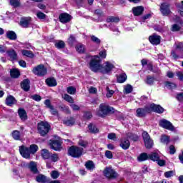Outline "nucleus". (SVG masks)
I'll return each mask as SVG.
<instances>
[{
  "mask_svg": "<svg viewBox=\"0 0 183 183\" xmlns=\"http://www.w3.org/2000/svg\"><path fill=\"white\" fill-rule=\"evenodd\" d=\"M176 76H177L179 81H183V71H177Z\"/></svg>",
  "mask_w": 183,
  "mask_h": 183,
  "instance_id": "e2e57ef3",
  "label": "nucleus"
},
{
  "mask_svg": "<svg viewBox=\"0 0 183 183\" xmlns=\"http://www.w3.org/2000/svg\"><path fill=\"white\" fill-rule=\"evenodd\" d=\"M119 21V17L110 16L107 19V22L118 23Z\"/></svg>",
  "mask_w": 183,
  "mask_h": 183,
  "instance_id": "09e8293b",
  "label": "nucleus"
},
{
  "mask_svg": "<svg viewBox=\"0 0 183 183\" xmlns=\"http://www.w3.org/2000/svg\"><path fill=\"white\" fill-rule=\"evenodd\" d=\"M90 39L92 42L96 44V45H101V39L95 36L94 35L90 36Z\"/></svg>",
  "mask_w": 183,
  "mask_h": 183,
  "instance_id": "a19ab883",
  "label": "nucleus"
},
{
  "mask_svg": "<svg viewBox=\"0 0 183 183\" xmlns=\"http://www.w3.org/2000/svg\"><path fill=\"white\" fill-rule=\"evenodd\" d=\"M19 152L23 158H25L26 159H29L31 158V152L29 151V148L25 146H20Z\"/></svg>",
  "mask_w": 183,
  "mask_h": 183,
  "instance_id": "9b49d317",
  "label": "nucleus"
},
{
  "mask_svg": "<svg viewBox=\"0 0 183 183\" xmlns=\"http://www.w3.org/2000/svg\"><path fill=\"white\" fill-rule=\"evenodd\" d=\"M36 181L40 183H45L47 181L46 177L42 174H39L36 177Z\"/></svg>",
  "mask_w": 183,
  "mask_h": 183,
  "instance_id": "4c0bfd02",
  "label": "nucleus"
},
{
  "mask_svg": "<svg viewBox=\"0 0 183 183\" xmlns=\"http://www.w3.org/2000/svg\"><path fill=\"white\" fill-rule=\"evenodd\" d=\"M36 16L39 19H45L46 18V15L41 11H38Z\"/></svg>",
  "mask_w": 183,
  "mask_h": 183,
  "instance_id": "5fc2aeb1",
  "label": "nucleus"
},
{
  "mask_svg": "<svg viewBox=\"0 0 183 183\" xmlns=\"http://www.w3.org/2000/svg\"><path fill=\"white\" fill-rule=\"evenodd\" d=\"M46 83L49 86H56V80L54 78L46 79Z\"/></svg>",
  "mask_w": 183,
  "mask_h": 183,
  "instance_id": "473e14b6",
  "label": "nucleus"
},
{
  "mask_svg": "<svg viewBox=\"0 0 183 183\" xmlns=\"http://www.w3.org/2000/svg\"><path fill=\"white\" fill-rule=\"evenodd\" d=\"M10 75L11 78H19L21 73L19 72V70L14 68L10 70Z\"/></svg>",
  "mask_w": 183,
  "mask_h": 183,
  "instance_id": "bb28decb",
  "label": "nucleus"
},
{
  "mask_svg": "<svg viewBox=\"0 0 183 183\" xmlns=\"http://www.w3.org/2000/svg\"><path fill=\"white\" fill-rule=\"evenodd\" d=\"M27 168H29V169H30V171L33 172V174H38L36 162H30V163L27 164Z\"/></svg>",
  "mask_w": 183,
  "mask_h": 183,
  "instance_id": "aec40b11",
  "label": "nucleus"
},
{
  "mask_svg": "<svg viewBox=\"0 0 183 183\" xmlns=\"http://www.w3.org/2000/svg\"><path fill=\"white\" fill-rule=\"evenodd\" d=\"M159 125L164 129H168V131H174L175 129V127L174 125H172V123L165 119H161L159 122Z\"/></svg>",
  "mask_w": 183,
  "mask_h": 183,
  "instance_id": "6e6552de",
  "label": "nucleus"
},
{
  "mask_svg": "<svg viewBox=\"0 0 183 183\" xmlns=\"http://www.w3.org/2000/svg\"><path fill=\"white\" fill-rule=\"evenodd\" d=\"M151 112V109H149V107H146L144 108H138L136 110V116L138 117V118H144L147 114H149Z\"/></svg>",
  "mask_w": 183,
  "mask_h": 183,
  "instance_id": "9d476101",
  "label": "nucleus"
},
{
  "mask_svg": "<svg viewBox=\"0 0 183 183\" xmlns=\"http://www.w3.org/2000/svg\"><path fill=\"white\" fill-rule=\"evenodd\" d=\"M150 109V112L153 111L154 112H157V114H162L164 112V109L159 105H157L155 104H152L149 107Z\"/></svg>",
  "mask_w": 183,
  "mask_h": 183,
  "instance_id": "2eb2a0df",
  "label": "nucleus"
},
{
  "mask_svg": "<svg viewBox=\"0 0 183 183\" xmlns=\"http://www.w3.org/2000/svg\"><path fill=\"white\" fill-rule=\"evenodd\" d=\"M115 68V64L111 61H105L103 64H102V74H111L112 72V69Z\"/></svg>",
  "mask_w": 183,
  "mask_h": 183,
  "instance_id": "39448f33",
  "label": "nucleus"
},
{
  "mask_svg": "<svg viewBox=\"0 0 183 183\" xmlns=\"http://www.w3.org/2000/svg\"><path fill=\"white\" fill-rule=\"evenodd\" d=\"M120 147L122 148V149H128L129 147H131V143L128 139L123 138L121 139Z\"/></svg>",
  "mask_w": 183,
  "mask_h": 183,
  "instance_id": "6ab92c4d",
  "label": "nucleus"
},
{
  "mask_svg": "<svg viewBox=\"0 0 183 183\" xmlns=\"http://www.w3.org/2000/svg\"><path fill=\"white\" fill-rule=\"evenodd\" d=\"M155 81V78L152 76H147L144 82L147 84V85H154V82Z\"/></svg>",
  "mask_w": 183,
  "mask_h": 183,
  "instance_id": "f704fd0d",
  "label": "nucleus"
},
{
  "mask_svg": "<svg viewBox=\"0 0 183 183\" xmlns=\"http://www.w3.org/2000/svg\"><path fill=\"white\" fill-rule=\"evenodd\" d=\"M107 137L112 141H117V134L115 133H109Z\"/></svg>",
  "mask_w": 183,
  "mask_h": 183,
  "instance_id": "13d9d810",
  "label": "nucleus"
},
{
  "mask_svg": "<svg viewBox=\"0 0 183 183\" xmlns=\"http://www.w3.org/2000/svg\"><path fill=\"white\" fill-rule=\"evenodd\" d=\"M105 157H107V158H108L109 159H112V158H113V155H112V152H111V151H109V150H107V151H106V152H105Z\"/></svg>",
  "mask_w": 183,
  "mask_h": 183,
  "instance_id": "0e129e2a",
  "label": "nucleus"
},
{
  "mask_svg": "<svg viewBox=\"0 0 183 183\" xmlns=\"http://www.w3.org/2000/svg\"><path fill=\"white\" fill-rule=\"evenodd\" d=\"M76 49L79 54H84L85 52V46L82 44H78L76 46Z\"/></svg>",
  "mask_w": 183,
  "mask_h": 183,
  "instance_id": "e433bc0d",
  "label": "nucleus"
},
{
  "mask_svg": "<svg viewBox=\"0 0 183 183\" xmlns=\"http://www.w3.org/2000/svg\"><path fill=\"white\" fill-rule=\"evenodd\" d=\"M49 129H51V126L48 122H41L37 125L38 132L41 137H45L49 132Z\"/></svg>",
  "mask_w": 183,
  "mask_h": 183,
  "instance_id": "7ed1b4c3",
  "label": "nucleus"
},
{
  "mask_svg": "<svg viewBox=\"0 0 183 183\" xmlns=\"http://www.w3.org/2000/svg\"><path fill=\"white\" fill-rule=\"evenodd\" d=\"M70 107L73 109V111H79V109H81L79 106H78V105H76L75 104H70Z\"/></svg>",
  "mask_w": 183,
  "mask_h": 183,
  "instance_id": "774afa93",
  "label": "nucleus"
},
{
  "mask_svg": "<svg viewBox=\"0 0 183 183\" xmlns=\"http://www.w3.org/2000/svg\"><path fill=\"white\" fill-rule=\"evenodd\" d=\"M41 157L44 159H49V158H51V153L46 149H42Z\"/></svg>",
  "mask_w": 183,
  "mask_h": 183,
  "instance_id": "7c9ffc66",
  "label": "nucleus"
},
{
  "mask_svg": "<svg viewBox=\"0 0 183 183\" xmlns=\"http://www.w3.org/2000/svg\"><path fill=\"white\" fill-rule=\"evenodd\" d=\"M85 167L89 171H94V169H95V164H94V162L92 161L86 162Z\"/></svg>",
  "mask_w": 183,
  "mask_h": 183,
  "instance_id": "2f4dec72",
  "label": "nucleus"
},
{
  "mask_svg": "<svg viewBox=\"0 0 183 183\" xmlns=\"http://www.w3.org/2000/svg\"><path fill=\"white\" fill-rule=\"evenodd\" d=\"M6 104L9 107H12V105H14V104H16V100L15 99V98L14 97L9 96L6 99Z\"/></svg>",
  "mask_w": 183,
  "mask_h": 183,
  "instance_id": "a878e982",
  "label": "nucleus"
},
{
  "mask_svg": "<svg viewBox=\"0 0 183 183\" xmlns=\"http://www.w3.org/2000/svg\"><path fill=\"white\" fill-rule=\"evenodd\" d=\"M103 174L107 177V178H117V177H118V173L111 167H106Z\"/></svg>",
  "mask_w": 183,
  "mask_h": 183,
  "instance_id": "1a4fd4ad",
  "label": "nucleus"
},
{
  "mask_svg": "<svg viewBox=\"0 0 183 183\" xmlns=\"http://www.w3.org/2000/svg\"><path fill=\"white\" fill-rule=\"evenodd\" d=\"M6 36L11 41H16V33L14 31H8L6 33Z\"/></svg>",
  "mask_w": 183,
  "mask_h": 183,
  "instance_id": "393cba45",
  "label": "nucleus"
},
{
  "mask_svg": "<svg viewBox=\"0 0 183 183\" xmlns=\"http://www.w3.org/2000/svg\"><path fill=\"white\" fill-rule=\"evenodd\" d=\"M10 4L11 6L16 8L21 5V3L19 2V0H10Z\"/></svg>",
  "mask_w": 183,
  "mask_h": 183,
  "instance_id": "864d4df0",
  "label": "nucleus"
},
{
  "mask_svg": "<svg viewBox=\"0 0 183 183\" xmlns=\"http://www.w3.org/2000/svg\"><path fill=\"white\" fill-rule=\"evenodd\" d=\"M64 124L67 127H72L75 124V119L74 118H69L64 121Z\"/></svg>",
  "mask_w": 183,
  "mask_h": 183,
  "instance_id": "ea45409f",
  "label": "nucleus"
},
{
  "mask_svg": "<svg viewBox=\"0 0 183 183\" xmlns=\"http://www.w3.org/2000/svg\"><path fill=\"white\" fill-rule=\"evenodd\" d=\"M164 177L166 178H171V177H174V171L166 172L164 173Z\"/></svg>",
  "mask_w": 183,
  "mask_h": 183,
  "instance_id": "338daca9",
  "label": "nucleus"
},
{
  "mask_svg": "<svg viewBox=\"0 0 183 183\" xmlns=\"http://www.w3.org/2000/svg\"><path fill=\"white\" fill-rule=\"evenodd\" d=\"M84 153V149L76 146H71L68 149V154L72 158H79Z\"/></svg>",
  "mask_w": 183,
  "mask_h": 183,
  "instance_id": "f03ea898",
  "label": "nucleus"
},
{
  "mask_svg": "<svg viewBox=\"0 0 183 183\" xmlns=\"http://www.w3.org/2000/svg\"><path fill=\"white\" fill-rule=\"evenodd\" d=\"M88 128L89 132H90L91 134H98V132H99V130L98 129V128H97V126L92 124H89Z\"/></svg>",
  "mask_w": 183,
  "mask_h": 183,
  "instance_id": "c85d7f7f",
  "label": "nucleus"
},
{
  "mask_svg": "<svg viewBox=\"0 0 183 183\" xmlns=\"http://www.w3.org/2000/svg\"><path fill=\"white\" fill-rule=\"evenodd\" d=\"M99 58H101L102 59H105L107 58V50L103 49L99 52Z\"/></svg>",
  "mask_w": 183,
  "mask_h": 183,
  "instance_id": "603ef678",
  "label": "nucleus"
},
{
  "mask_svg": "<svg viewBox=\"0 0 183 183\" xmlns=\"http://www.w3.org/2000/svg\"><path fill=\"white\" fill-rule=\"evenodd\" d=\"M132 12L134 16H139V15H142V12H144V7L142 6L133 7Z\"/></svg>",
  "mask_w": 183,
  "mask_h": 183,
  "instance_id": "a211bd4d",
  "label": "nucleus"
},
{
  "mask_svg": "<svg viewBox=\"0 0 183 183\" xmlns=\"http://www.w3.org/2000/svg\"><path fill=\"white\" fill-rule=\"evenodd\" d=\"M50 148L54 151H61V142L56 140H50L49 142Z\"/></svg>",
  "mask_w": 183,
  "mask_h": 183,
  "instance_id": "4468645a",
  "label": "nucleus"
},
{
  "mask_svg": "<svg viewBox=\"0 0 183 183\" xmlns=\"http://www.w3.org/2000/svg\"><path fill=\"white\" fill-rule=\"evenodd\" d=\"M32 72L39 76H44V75H46L47 71L43 64H39L33 69Z\"/></svg>",
  "mask_w": 183,
  "mask_h": 183,
  "instance_id": "0eeeda50",
  "label": "nucleus"
},
{
  "mask_svg": "<svg viewBox=\"0 0 183 183\" xmlns=\"http://www.w3.org/2000/svg\"><path fill=\"white\" fill-rule=\"evenodd\" d=\"M159 158H161V153L159 152H153L149 154V159L154 161V162H157Z\"/></svg>",
  "mask_w": 183,
  "mask_h": 183,
  "instance_id": "f3484780",
  "label": "nucleus"
},
{
  "mask_svg": "<svg viewBox=\"0 0 183 183\" xmlns=\"http://www.w3.org/2000/svg\"><path fill=\"white\" fill-rule=\"evenodd\" d=\"M165 86L168 89H174V88H177V85L174 83H171L169 81H166L165 82Z\"/></svg>",
  "mask_w": 183,
  "mask_h": 183,
  "instance_id": "a18cd8bd",
  "label": "nucleus"
},
{
  "mask_svg": "<svg viewBox=\"0 0 183 183\" xmlns=\"http://www.w3.org/2000/svg\"><path fill=\"white\" fill-rule=\"evenodd\" d=\"M11 135L16 141H19V139H21V133L18 130L13 131Z\"/></svg>",
  "mask_w": 183,
  "mask_h": 183,
  "instance_id": "58836bf2",
  "label": "nucleus"
},
{
  "mask_svg": "<svg viewBox=\"0 0 183 183\" xmlns=\"http://www.w3.org/2000/svg\"><path fill=\"white\" fill-rule=\"evenodd\" d=\"M160 12H162L163 16H168L171 14L169 4L168 3H162L160 6Z\"/></svg>",
  "mask_w": 183,
  "mask_h": 183,
  "instance_id": "f8f14e48",
  "label": "nucleus"
},
{
  "mask_svg": "<svg viewBox=\"0 0 183 183\" xmlns=\"http://www.w3.org/2000/svg\"><path fill=\"white\" fill-rule=\"evenodd\" d=\"M182 28V24H173L172 26V32H177L178 31H180Z\"/></svg>",
  "mask_w": 183,
  "mask_h": 183,
  "instance_id": "37998d69",
  "label": "nucleus"
},
{
  "mask_svg": "<svg viewBox=\"0 0 183 183\" xmlns=\"http://www.w3.org/2000/svg\"><path fill=\"white\" fill-rule=\"evenodd\" d=\"M8 56H9L11 61H15L18 58V54L16 51L14 49L7 51Z\"/></svg>",
  "mask_w": 183,
  "mask_h": 183,
  "instance_id": "b1692460",
  "label": "nucleus"
},
{
  "mask_svg": "<svg viewBox=\"0 0 183 183\" xmlns=\"http://www.w3.org/2000/svg\"><path fill=\"white\" fill-rule=\"evenodd\" d=\"M124 94H131V92H132V86H131L130 84H127L124 86Z\"/></svg>",
  "mask_w": 183,
  "mask_h": 183,
  "instance_id": "3c124183",
  "label": "nucleus"
},
{
  "mask_svg": "<svg viewBox=\"0 0 183 183\" xmlns=\"http://www.w3.org/2000/svg\"><path fill=\"white\" fill-rule=\"evenodd\" d=\"M137 159L139 162H142L144 161H147V159H149V154L147 153H142L137 157Z\"/></svg>",
  "mask_w": 183,
  "mask_h": 183,
  "instance_id": "cd10ccee",
  "label": "nucleus"
},
{
  "mask_svg": "<svg viewBox=\"0 0 183 183\" xmlns=\"http://www.w3.org/2000/svg\"><path fill=\"white\" fill-rule=\"evenodd\" d=\"M21 54L24 56H27L28 58H34L35 55H34V53L29 50H21Z\"/></svg>",
  "mask_w": 183,
  "mask_h": 183,
  "instance_id": "72a5a7b5",
  "label": "nucleus"
},
{
  "mask_svg": "<svg viewBox=\"0 0 183 183\" xmlns=\"http://www.w3.org/2000/svg\"><path fill=\"white\" fill-rule=\"evenodd\" d=\"M54 45L57 49H64V48H65V42L61 40L56 41Z\"/></svg>",
  "mask_w": 183,
  "mask_h": 183,
  "instance_id": "c756f323",
  "label": "nucleus"
},
{
  "mask_svg": "<svg viewBox=\"0 0 183 183\" xmlns=\"http://www.w3.org/2000/svg\"><path fill=\"white\" fill-rule=\"evenodd\" d=\"M127 138L129 139H133V141H137L138 140V136L134 135L132 133H128L127 135Z\"/></svg>",
  "mask_w": 183,
  "mask_h": 183,
  "instance_id": "4d7b16f0",
  "label": "nucleus"
},
{
  "mask_svg": "<svg viewBox=\"0 0 183 183\" xmlns=\"http://www.w3.org/2000/svg\"><path fill=\"white\" fill-rule=\"evenodd\" d=\"M89 65V69L93 72H101L102 64L99 63V56H92Z\"/></svg>",
  "mask_w": 183,
  "mask_h": 183,
  "instance_id": "f257e3e1",
  "label": "nucleus"
},
{
  "mask_svg": "<svg viewBox=\"0 0 183 183\" xmlns=\"http://www.w3.org/2000/svg\"><path fill=\"white\" fill-rule=\"evenodd\" d=\"M107 98H111V97H112V95H114L115 92H114V90L109 89V87H107Z\"/></svg>",
  "mask_w": 183,
  "mask_h": 183,
  "instance_id": "680f3d73",
  "label": "nucleus"
},
{
  "mask_svg": "<svg viewBox=\"0 0 183 183\" xmlns=\"http://www.w3.org/2000/svg\"><path fill=\"white\" fill-rule=\"evenodd\" d=\"M66 91L70 95H75V92H76V89L74 86H69L67 87Z\"/></svg>",
  "mask_w": 183,
  "mask_h": 183,
  "instance_id": "8fccbe9b",
  "label": "nucleus"
},
{
  "mask_svg": "<svg viewBox=\"0 0 183 183\" xmlns=\"http://www.w3.org/2000/svg\"><path fill=\"white\" fill-rule=\"evenodd\" d=\"M50 159L53 162H56L59 159V157H58V154H51Z\"/></svg>",
  "mask_w": 183,
  "mask_h": 183,
  "instance_id": "052dcab7",
  "label": "nucleus"
},
{
  "mask_svg": "<svg viewBox=\"0 0 183 183\" xmlns=\"http://www.w3.org/2000/svg\"><path fill=\"white\" fill-rule=\"evenodd\" d=\"M62 98L64 101H66V102H69V104H74V102H75L72 97L69 96V94H65L62 95Z\"/></svg>",
  "mask_w": 183,
  "mask_h": 183,
  "instance_id": "c9c22d12",
  "label": "nucleus"
},
{
  "mask_svg": "<svg viewBox=\"0 0 183 183\" xmlns=\"http://www.w3.org/2000/svg\"><path fill=\"white\" fill-rule=\"evenodd\" d=\"M51 177L53 179H56V178L59 177V172H58V171H52L51 172Z\"/></svg>",
  "mask_w": 183,
  "mask_h": 183,
  "instance_id": "bf43d9fd",
  "label": "nucleus"
},
{
  "mask_svg": "<svg viewBox=\"0 0 183 183\" xmlns=\"http://www.w3.org/2000/svg\"><path fill=\"white\" fill-rule=\"evenodd\" d=\"M75 42H76V39H75V36H74V35H70V36L68 39V44L71 46H72L74 44H75Z\"/></svg>",
  "mask_w": 183,
  "mask_h": 183,
  "instance_id": "49530a36",
  "label": "nucleus"
},
{
  "mask_svg": "<svg viewBox=\"0 0 183 183\" xmlns=\"http://www.w3.org/2000/svg\"><path fill=\"white\" fill-rule=\"evenodd\" d=\"M144 145L147 149H151L154 147V140L151 139V137L147 132H144L142 134Z\"/></svg>",
  "mask_w": 183,
  "mask_h": 183,
  "instance_id": "423d86ee",
  "label": "nucleus"
},
{
  "mask_svg": "<svg viewBox=\"0 0 183 183\" xmlns=\"http://www.w3.org/2000/svg\"><path fill=\"white\" fill-rule=\"evenodd\" d=\"M59 19L62 24H66V22H69V21H71V15L64 13L60 14Z\"/></svg>",
  "mask_w": 183,
  "mask_h": 183,
  "instance_id": "dca6fc26",
  "label": "nucleus"
},
{
  "mask_svg": "<svg viewBox=\"0 0 183 183\" xmlns=\"http://www.w3.org/2000/svg\"><path fill=\"white\" fill-rule=\"evenodd\" d=\"M114 109L105 104H100L99 109L97 112V114L99 117H105L109 114V112H112Z\"/></svg>",
  "mask_w": 183,
  "mask_h": 183,
  "instance_id": "20e7f679",
  "label": "nucleus"
},
{
  "mask_svg": "<svg viewBox=\"0 0 183 183\" xmlns=\"http://www.w3.org/2000/svg\"><path fill=\"white\" fill-rule=\"evenodd\" d=\"M149 41L152 45H159L161 44V36L153 34L149 37Z\"/></svg>",
  "mask_w": 183,
  "mask_h": 183,
  "instance_id": "ddd939ff",
  "label": "nucleus"
},
{
  "mask_svg": "<svg viewBox=\"0 0 183 183\" xmlns=\"http://www.w3.org/2000/svg\"><path fill=\"white\" fill-rule=\"evenodd\" d=\"M29 79H25L21 82V88L25 91L26 92H28L29 91V89L31 88V86L29 85Z\"/></svg>",
  "mask_w": 183,
  "mask_h": 183,
  "instance_id": "5701e85b",
  "label": "nucleus"
},
{
  "mask_svg": "<svg viewBox=\"0 0 183 183\" xmlns=\"http://www.w3.org/2000/svg\"><path fill=\"white\" fill-rule=\"evenodd\" d=\"M161 142L165 145H167V144H169V137L167 135H162Z\"/></svg>",
  "mask_w": 183,
  "mask_h": 183,
  "instance_id": "c03bdc74",
  "label": "nucleus"
},
{
  "mask_svg": "<svg viewBox=\"0 0 183 183\" xmlns=\"http://www.w3.org/2000/svg\"><path fill=\"white\" fill-rule=\"evenodd\" d=\"M117 81L120 84L125 82V81H127V74L124 73L120 74L117 79Z\"/></svg>",
  "mask_w": 183,
  "mask_h": 183,
  "instance_id": "79ce46f5",
  "label": "nucleus"
},
{
  "mask_svg": "<svg viewBox=\"0 0 183 183\" xmlns=\"http://www.w3.org/2000/svg\"><path fill=\"white\" fill-rule=\"evenodd\" d=\"M79 145L80 147H82L83 148H86V147H88V142H86L85 140L80 139L79 141Z\"/></svg>",
  "mask_w": 183,
  "mask_h": 183,
  "instance_id": "6e6d98bb",
  "label": "nucleus"
},
{
  "mask_svg": "<svg viewBox=\"0 0 183 183\" xmlns=\"http://www.w3.org/2000/svg\"><path fill=\"white\" fill-rule=\"evenodd\" d=\"M176 49L183 52V44L182 43H176L175 44Z\"/></svg>",
  "mask_w": 183,
  "mask_h": 183,
  "instance_id": "69168bd1",
  "label": "nucleus"
},
{
  "mask_svg": "<svg viewBox=\"0 0 183 183\" xmlns=\"http://www.w3.org/2000/svg\"><path fill=\"white\" fill-rule=\"evenodd\" d=\"M29 22H31V17L23 18L20 21V25L22 28H28Z\"/></svg>",
  "mask_w": 183,
  "mask_h": 183,
  "instance_id": "4be33fe9",
  "label": "nucleus"
},
{
  "mask_svg": "<svg viewBox=\"0 0 183 183\" xmlns=\"http://www.w3.org/2000/svg\"><path fill=\"white\" fill-rule=\"evenodd\" d=\"M30 154H35L38 151V146L36 144H31L29 148Z\"/></svg>",
  "mask_w": 183,
  "mask_h": 183,
  "instance_id": "de8ad7c7",
  "label": "nucleus"
},
{
  "mask_svg": "<svg viewBox=\"0 0 183 183\" xmlns=\"http://www.w3.org/2000/svg\"><path fill=\"white\" fill-rule=\"evenodd\" d=\"M18 114L21 121H26V119H28V115L26 114L25 109H19Z\"/></svg>",
  "mask_w": 183,
  "mask_h": 183,
  "instance_id": "412c9836",
  "label": "nucleus"
}]
</instances>
